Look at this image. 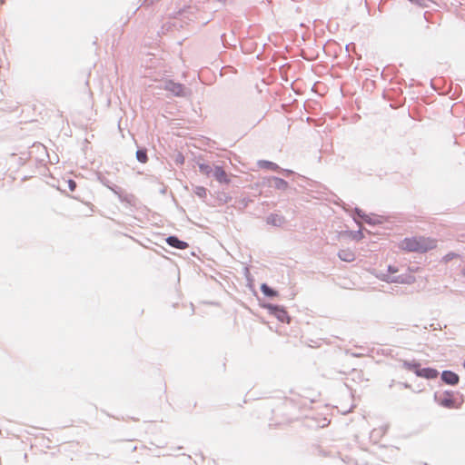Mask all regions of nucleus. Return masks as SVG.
Instances as JSON below:
<instances>
[{
    "label": "nucleus",
    "instance_id": "10",
    "mask_svg": "<svg viewBox=\"0 0 465 465\" xmlns=\"http://www.w3.org/2000/svg\"><path fill=\"white\" fill-rule=\"evenodd\" d=\"M440 404L446 408H454L455 407V401L450 397H447V398L440 400Z\"/></svg>",
    "mask_w": 465,
    "mask_h": 465
},
{
    "label": "nucleus",
    "instance_id": "17",
    "mask_svg": "<svg viewBox=\"0 0 465 465\" xmlns=\"http://www.w3.org/2000/svg\"><path fill=\"white\" fill-rule=\"evenodd\" d=\"M178 161H180L181 163H183V156H181V158H178Z\"/></svg>",
    "mask_w": 465,
    "mask_h": 465
},
{
    "label": "nucleus",
    "instance_id": "18",
    "mask_svg": "<svg viewBox=\"0 0 465 465\" xmlns=\"http://www.w3.org/2000/svg\"><path fill=\"white\" fill-rule=\"evenodd\" d=\"M178 161H180L181 163H183V156H181V158H178Z\"/></svg>",
    "mask_w": 465,
    "mask_h": 465
},
{
    "label": "nucleus",
    "instance_id": "14",
    "mask_svg": "<svg viewBox=\"0 0 465 465\" xmlns=\"http://www.w3.org/2000/svg\"><path fill=\"white\" fill-rule=\"evenodd\" d=\"M260 166L266 167V168H269L272 170H276L278 168V166L275 163H271V162H266V161L260 162Z\"/></svg>",
    "mask_w": 465,
    "mask_h": 465
},
{
    "label": "nucleus",
    "instance_id": "3",
    "mask_svg": "<svg viewBox=\"0 0 465 465\" xmlns=\"http://www.w3.org/2000/svg\"><path fill=\"white\" fill-rule=\"evenodd\" d=\"M268 309L270 310V313L277 318L280 322L289 323L290 317L284 309L272 305L268 306Z\"/></svg>",
    "mask_w": 465,
    "mask_h": 465
},
{
    "label": "nucleus",
    "instance_id": "1",
    "mask_svg": "<svg viewBox=\"0 0 465 465\" xmlns=\"http://www.w3.org/2000/svg\"><path fill=\"white\" fill-rule=\"evenodd\" d=\"M437 246V240L425 236L407 237L400 242L399 248L411 252H426Z\"/></svg>",
    "mask_w": 465,
    "mask_h": 465
},
{
    "label": "nucleus",
    "instance_id": "8",
    "mask_svg": "<svg viewBox=\"0 0 465 465\" xmlns=\"http://www.w3.org/2000/svg\"><path fill=\"white\" fill-rule=\"evenodd\" d=\"M417 373L419 376H422V377L429 378V379L436 378L438 375V372L436 370L430 369V368L422 369V370L419 371Z\"/></svg>",
    "mask_w": 465,
    "mask_h": 465
},
{
    "label": "nucleus",
    "instance_id": "2",
    "mask_svg": "<svg viewBox=\"0 0 465 465\" xmlns=\"http://www.w3.org/2000/svg\"><path fill=\"white\" fill-rule=\"evenodd\" d=\"M163 89L175 96H183L185 94V87L182 84L175 83L173 80L164 81Z\"/></svg>",
    "mask_w": 465,
    "mask_h": 465
},
{
    "label": "nucleus",
    "instance_id": "6",
    "mask_svg": "<svg viewBox=\"0 0 465 465\" xmlns=\"http://www.w3.org/2000/svg\"><path fill=\"white\" fill-rule=\"evenodd\" d=\"M441 378L442 380L448 383V384H450V385H455L459 382V376L450 371H445L442 372V375H441Z\"/></svg>",
    "mask_w": 465,
    "mask_h": 465
},
{
    "label": "nucleus",
    "instance_id": "11",
    "mask_svg": "<svg viewBox=\"0 0 465 465\" xmlns=\"http://www.w3.org/2000/svg\"><path fill=\"white\" fill-rule=\"evenodd\" d=\"M199 171L201 173H203L206 176H210L213 172L212 167L210 165L204 164V163L199 164Z\"/></svg>",
    "mask_w": 465,
    "mask_h": 465
},
{
    "label": "nucleus",
    "instance_id": "12",
    "mask_svg": "<svg viewBox=\"0 0 465 465\" xmlns=\"http://www.w3.org/2000/svg\"><path fill=\"white\" fill-rule=\"evenodd\" d=\"M261 290L263 292L264 295L273 297L277 295V292L271 289L268 285L262 284L261 286Z\"/></svg>",
    "mask_w": 465,
    "mask_h": 465
},
{
    "label": "nucleus",
    "instance_id": "13",
    "mask_svg": "<svg viewBox=\"0 0 465 465\" xmlns=\"http://www.w3.org/2000/svg\"><path fill=\"white\" fill-rule=\"evenodd\" d=\"M136 157L137 160L143 163H145L148 161L147 153L146 151L144 150H138L136 152Z\"/></svg>",
    "mask_w": 465,
    "mask_h": 465
},
{
    "label": "nucleus",
    "instance_id": "9",
    "mask_svg": "<svg viewBox=\"0 0 465 465\" xmlns=\"http://www.w3.org/2000/svg\"><path fill=\"white\" fill-rule=\"evenodd\" d=\"M395 282L404 284H411L415 282V277L412 274H408L407 276H400Z\"/></svg>",
    "mask_w": 465,
    "mask_h": 465
},
{
    "label": "nucleus",
    "instance_id": "7",
    "mask_svg": "<svg viewBox=\"0 0 465 465\" xmlns=\"http://www.w3.org/2000/svg\"><path fill=\"white\" fill-rule=\"evenodd\" d=\"M339 258L347 262H351L355 260V253L351 249H341L338 253Z\"/></svg>",
    "mask_w": 465,
    "mask_h": 465
},
{
    "label": "nucleus",
    "instance_id": "19",
    "mask_svg": "<svg viewBox=\"0 0 465 465\" xmlns=\"http://www.w3.org/2000/svg\"><path fill=\"white\" fill-rule=\"evenodd\" d=\"M463 274L465 275V269L463 270Z\"/></svg>",
    "mask_w": 465,
    "mask_h": 465
},
{
    "label": "nucleus",
    "instance_id": "4",
    "mask_svg": "<svg viewBox=\"0 0 465 465\" xmlns=\"http://www.w3.org/2000/svg\"><path fill=\"white\" fill-rule=\"evenodd\" d=\"M166 242L173 247V248H177V249H180V250H185L189 247V244L185 242H183L181 240H179L177 237L175 236H169L167 239H166Z\"/></svg>",
    "mask_w": 465,
    "mask_h": 465
},
{
    "label": "nucleus",
    "instance_id": "16",
    "mask_svg": "<svg viewBox=\"0 0 465 465\" xmlns=\"http://www.w3.org/2000/svg\"><path fill=\"white\" fill-rule=\"evenodd\" d=\"M389 272H391V273H394L397 272L396 269L392 268L391 266L389 267Z\"/></svg>",
    "mask_w": 465,
    "mask_h": 465
},
{
    "label": "nucleus",
    "instance_id": "15",
    "mask_svg": "<svg viewBox=\"0 0 465 465\" xmlns=\"http://www.w3.org/2000/svg\"><path fill=\"white\" fill-rule=\"evenodd\" d=\"M68 187H69L70 191L74 192L76 188V183L74 180H69Z\"/></svg>",
    "mask_w": 465,
    "mask_h": 465
},
{
    "label": "nucleus",
    "instance_id": "5",
    "mask_svg": "<svg viewBox=\"0 0 465 465\" xmlns=\"http://www.w3.org/2000/svg\"><path fill=\"white\" fill-rule=\"evenodd\" d=\"M215 179L221 183H229L230 179L227 173L221 166H216L213 172Z\"/></svg>",
    "mask_w": 465,
    "mask_h": 465
}]
</instances>
